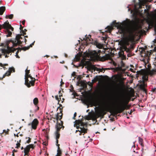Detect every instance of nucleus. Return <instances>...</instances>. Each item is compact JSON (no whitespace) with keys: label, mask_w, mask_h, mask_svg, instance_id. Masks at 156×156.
<instances>
[{"label":"nucleus","mask_w":156,"mask_h":156,"mask_svg":"<svg viewBox=\"0 0 156 156\" xmlns=\"http://www.w3.org/2000/svg\"><path fill=\"white\" fill-rule=\"evenodd\" d=\"M130 23V21L128 19L122 23H116L115 21H114L112 23L118 29V32L122 34L123 39L126 43L133 41L134 39L135 29L129 26Z\"/></svg>","instance_id":"obj_1"},{"label":"nucleus","mask_w":156,"mask_h":156,"mask_svg":"<svg viewBox=\"0 0 156 156\" xmlns=\"http://www.w3.org/2000/svg\"><path fill=\"white\" fill-rule=\"evenodd\" d=\"M101 52L100 50L98 52L96 51H90L88 53H87V57L84 60H82V62L84 65L89 66L90 64V61L93 60L99 56L98 54Z\"/></svg>","instance_id":"obj_2"},{"label":"nucleus","mask_w":156,"mask_h":156,"mask_svg":"<svg viewBox=\"0 0 156 156\" xmlns=\"http://www.w3.org/2000/svg\"><path fill=\"white\" fill-rule=\"evenodd\" d=\"M115 101L117 105L118 113H120L125 109L124 105L125 99L122 97L121 98H118Z\"/></svg>","instance_id":"obj_3"},{"label":"nucleus","mask_w":156,"mask_h":156,"mask_svg":"<svg viewBox=\"0 0 156 156\" xmlns=\"http://www.w3.org/2000/svg\"><path fill=\"white\" fill-rule=\"evenodd\" d=\"M77 126V128H79L80 129L76 130V132L79 131L80 133L79 135H80L81 133H85L87 132V129H86V124L83 122L81 120H78L76 122Z\"/></svg>","instance_id":"obj_4"},{"label":"nucleus","mask_w":156,"mask_h":156,"mask_svg":"<svg viewBox=\"0 0 156 156\" xmlns=\"http://www.w3.org/2000/svg\"><path fill=\"white\" fill-rule=\"evenodd\" d=\"M2 27L4 29H5L7 30L8 33V34L7 35V37H10L12 34V33L9 30H11L12 31L13 30V28L11 26V25L9 24L8 21L5 22L4 24L2 25H0V30L2 28Z\"/></svg>","instance_id":"obj_5"},{"label":"nucleus","mask_w":156,"mask_h":156,"mask_svg":"<svg viewBox=\"0 0 156 156\" xmlns=\"http://www.w3.org/2000/svg\"><path fill=\"white\" fill-rule=\"evenodd\" d=\"M29 70L26 69L25 70V84L28 87H30L31 86H33L34 84V81L33 80H29L28 77L31 79V76L29 75Z\"/></svg>","instance_id":"obj_6"},{"label":"nucleus","mask_w":156,"mask_h":156,"mask_svg":"<svg viewBox=\"0 0 156 156\" xmlns=\"http://www.w3.org/2000/svg\"><path fill=\"white\" fill-rule=\"evenodd\" d=\"M25 34L24 32L23 31V30H22L21 26L20 24V44H21V42H23V41L25 43L26 42L25 37L23 35H22V34Z\"/></svg>","instance_id":"obj_7"},{"label":"nucleus","mask_w":156,"mask_h":156,"mask_svg":"<svg viewBox=\"0 0 156 156\" xmlns=\"http://www.w3.org/2000/svg\"><path fill=\"white\" fill-rule=\"evenodd\" d=\"M34 148V145L33 144H29L24 148V155L27 154L28 152L29 151L30 148Z\"/></svg>","instance_id":"obj_8"},{"label":"nucleus","mask_w":156,"mask_h":156,"mask_svg":"<svg viewBox=\"0 0 156 156\" xmlns=\"http://www.w3.org/2000/svg\"><path fill=\"white\" fill-rule=\"evenodd\" d=\"M7 49H2V52L5 55L6 54H9L12 51V49L9 47H7Z\"/></svg>","instance_id":"obj_9"},{"label":"nucleus","mask_w":156,"mask_h":156,"mask_svg":"<svg viewBox=\"0 0 156 156\" xmlns=\"http://www.w3.org/2000/svg\"><path fill=\"white\" fill-rule=\"evenodd\" d=\"M146 86V84L144 81L141 82L139 84L140 88L145 93L146 92V90L145 87Z\"/></svg>","instance_id":"obj_10"},{"label":"nucleus","mask_w":156,"mask_h":156,"mask_svg":"<svg viewBox=\"0 0 156 156\" xmlns=\"http://www.w3.org/2000/svg\"><path fill=\"white\" fill-rule=\"evenodd\" d=\"M38 123V121L37 119H34L32 121L31 124L32 127L33 129H35Z\"/></svg>","instance_id":"obj_11"},{"label":"nucleus","mask_w":156,"mask_h":156,"mask_svg":"<svg viewBox=\"0 0 156 156\" xmlns=\"http://www.w3.org/2000/svg\"><path fill=\"white\" fill-rule=\"evenodd\" d=\"M60 123L57 122L55 125V128L56 130L57 131H59L61 128L62 126V121H60Z\"/></svg>","instance_id":"obj_12"},{"label":"nucleus","mask_w":156,"mask_h":156,"mask_svg":"<svg viewBox=\"0 0 156 156\" xmlns=\"http://www.w3.org/2000/svg\"><path fill=\"white\" fill-rule=\"evenodd\" d=\"M14 44L20 45V34H18L16 37L14 42H13Z\"/></svg>","instance_id":"obj_13"},{"label":"nucleus","mask_w":156,"mask_h":156,"mask_svg":"<svg viewBox=\"0 0 156 156\" xmlns=\"http://www.w3.org/2000/svg\"><path fill=\"white\" fill-rule=\"evenodd\" d=\"M148 73L151 75H154L156 73V68H154L151 70H149L148 71Z\"/></svg>","instance_id":"obj_14"},{"label":"nucleus","mask_w":156,"mask_h":156,"mask_svg":"<svg viewBox=\"0 0 156 156\" xmlns=\"http://www.w3.org/2000/svg\"><path fill=\"white\" fill-rule=\"evenodd\" d=\"M5 10V6H2L0 7V15L3 14Z\"/></svg>","instance_id":"obj_15"},{"label":"nucleus","mask_w":156,"mask_h":156,"mask_svg":"<svg viewBox=\"0 0 156 156\" xmlns=\"http://www.w3.org/2000/svg\"><path fill=\"white\" fill-rule=\"evenodd\" d=\"M141 54L142 56H144L145 57L146 56L147 58L150 54L149 52L146 53V51H145L142 52Z\"/></svg>","instance_id":"obj_16"},{"label":"nucleus","mask_w":156,"mask_h":156,"mask_svg":"<svg viewBox=\"0 0 156 156\" xmlns=\"http://www.w3.org/2000/svg\"><path fill=\"white\" fill-rule=\"evenodd\" d=\"M96 45L97 47L99 49L102 48L103 47V45L99 43L96 42Z\"/></svg>","instance_id":"obj_17"},{"label":"nucleus","mask_w":156,"mask_h":156,"mask_svg":"<svg viewBox=\"0 0 156 156\" xmlns=\"http://www.w3.org/2000/svg\"><path fill=\"white\" fill-rule=\"evenodd\" d=\"M61 151L59 150V147H58L57 150V153L56 156H61Z\"/></svg>","instance_id":"obj_18"},{"label":"nucleus","mask_w":156,"mask_h":156,"mask_svg":"<svg viewBox=\"0 0 156 156\" xmlns=\"http://www.w3.org/2000/svg\"><path fill=\"white\" fill-rule=\"evenodd\" d=\"M11 72H9V70L5 74L3 75V78H4L5 77V76H9L11 74Z\"/></svg>","instance_id":"obj_19"},{"label":"nucleus","mask_w":156,"mask_h":156,"mask_svg":"<svg viewBox=\"0 0 156 156\" xmlns=\"http://www.w3.org/2000/svg\"><path fill=\"white\" fill-rule=\"evenodd\" d=\"M13 15L12 14H11L8 16H6V18L7 19L9 18V19H11L13 18Z\"/></svg>","instance_id":"obj_20"},{"label":"nucleus","mask_w":156,"mask_h":156,"mask_svg":"<svg viewBox=\"0 0 156 156\" xmlns=\"http://www.w3.org/2000/svg\"><path fill=\"white\" fill-rule=\"evenodd\" d=\"M143 80H147L148 76L147 75H144L142 77Z\"/></svg>","instance_id":"obj_21"},{"label":"nucleus","mask_w":156,"mask_h":156,"mask_svg":"<svg viewBox=\"0 0 156 156\" xmlns=\"http://www.w3.org/2000/svg\"><path fill=\"white\" fill-rule=\"evenodd\" d=\"M33 102L34 105L37 104L38 102V100L37 98H35L33 100Z\"/></svg>","instance_id":"obj_22"},{"label":"nucleus","mask_w":156,"mask_h":156,"mask_svg":"<svg viewBox=\"0 0 156 156\" xmlns=\"http://www.w3.org/2000/svg\"><path fill=\"white\" fill-rule=\"evenodd\" d=\"M9 131V129H8L6 130L5 129L3 130V133H1V134H3L4 133H5V135L8 134Z\"/></svg>","instance_id":"obj_23"},{"label":"nucleus","mask_w":156,"mask_h":156,"mask_svg":"<svg viewBox=\"0 0 156 156\" xmlns=\"http://www.w3.org/2000/svg\"><path fill=\"white\" fill-rule=\"evenodd\" d=\"M58 131H56L55 132V135L56 136V141H57V143H58V140H57V139L59 138V134L57 132Z\"/></svg>","instance_id":"obj_24"},{"label":"nucleus","mask_w":156,"mask_h":156,"mask_svg":"<svg viewBox=\"0 0 156 156\" xmlns=\"http://www.w3.org/2000/svg\"><path fill=\"white\" fill-rule=\"evenodd\" d=\"M154 20L156 22V13L154 14ZM154 29H155V31L156 33V28H155ZM154 41H155V43H156V39H154Z\"/></svg>","instance_id":"obj_25"},{"label":"nucleus","mask_w":156,"mask_h":156,"mask_svg":"<svg viewBox=\"0 0 156 156\" xmlns=\"http://www.w3.org/2000/svg\"><path fill=\"white\" fill-rule=\"evenodd\" d=\"M9 72H11H11H12V71H13V72H14L15 71V69L13 67L9 68Z\"/></svg>","instance_id":"obj_26"},{"label":"nucleus","mask_w":156,"mask_h":156,"mask_svg":"<svg viewBox=\"0 0 156 156\" xmlns=\"http://www.w3.org/2000/svg\"><path fill=\"white\" fill-rule=\"evenodd\" d=\"M62 115V114L61 115H58V113L57 114V115H56V119L57 120H60V119L61 118V116Z\"/></svg>","instance_id":"obj_27"},{"label":"nucleus","mask_w":156,"mask_h":156,"mask_svg":"<svg viewBox=\"0 0 156 156\" xmlns=\"http://www.w3.org/2000/svg\"><path fill=\"white\" fill-rule=\"evenodd\" d=\"M26 139H28L26 141V143L28 144L29 143H30V142L31 138L29 137H26Z\"/></svg>","instance_id":"obj_28"},{"label":"nucleus","mask_w":156,"mask_h":156,"mask_svg":"<svg viewBox=\"0 0 156 156\" xmlns=\"http://www.w3.org/2000/svg\"><path fill=\"white\" fill-rule=\"evenodd\" d=\"M108 31V32H110L113 29L112 27L111 26H108L107 27Z\"/></svg>","instance_id":"obj_29"},{"label":"nucleus","mask_w":156,"mask_h":156,"mask_svg":"<svg viewBox=\"0 0 156 156\" xmlns=\"http://www.w3.org/2000/svg\"><path fill=\"white\" fill-rule=\"evenodd\" d=\"M139 143H140L141 145H142L143 143V139L140 137H139Z\"/></svg>","instance_id":"obj_30"},{"label":"nucleus","mask_w":156,"mask_h":156,"mask_svg":"<svg viewBox=\"0 0 156 156\" xmlns=\"http://www.w3.org/2000/svg\"><path fill=\"white\" fill-rule=\"evenodd\" d=\"M28 49V47H24L23 48H22V49L23 50H26L27 49Z\"/></svg>","instance_id":"obj_31"},{"label":"nucleus","mask_w":156,"mask_h":156,"mask_svg":"<svg viewBox=\"0 0 156 156\" xmlns=\"http://www.w3.org/2000/svg\"><path fill=\"white\" fill-rule=\"evenodd\" d=\"M16 147L18 148L19 147H20V143H18L17 142V143L16 144Z\"/></svg>","instance_id":"obj_32"},{"label":"nucleus","mask_w":156,"mask_h":156,"mask_svg":"<svg viewBox=\"0 0 156 156\" xmlns=\"http://www.w3.org/2000/svg\"><path fill=\"white\" fill-rule=\"evenodd\" d=\"M28 79L29 80H33L34 81V78L33 77H32L31 76V79H30V78H29V77H28Z\"/></svg>","instance_id":"obj_33"},{"label":"nucleus","mask_w":156,"mask_h":156,"mask_svg":"<svg viewBox=\"0 0 156 156\" xmlns=\"http://www.w3.org/2000/svg\"><path fill=\"white\" fill-rule=\"evenodd\" d=\"M76 112H75L74 114V116L73 117V118L74 119V118L76 116Z\"/></svg>","instance_id":"obj_34"},{"label":"nucleus","mask_w":156,"mask_h":156,"mask_svg":"<svg viewBox=\"0 0 156 156\" xmlns=\"http://www.w3.org/2000/svg\"><path fill=\"white\" fill-rule=\"evenodd\" d=\"M155 90H156V88L154 87V88H153L152 89L151 91H155Z\"/></svg>","instance_id":"obj_35"},{"label":"nucleus","mask_w":156,"mask_h":156,"mask_svg":"<svg viewBox=\"0 0 156 156\" xmlns=\"http://www.w3.org/2000/svg\"><path fill=\"white\" fill-rule=\"evenodd\" d=\"M55 98H56V99L57 100H58V96H55Z\"/></svg>","instance_id":"obj_36"},{"label":"nucleus","mask_w":156,"mask_h":156,"mask_svg":"<svg viewBox=\"0 0 156 156\" xmlns=\"http://www.w3.org/2000/svg\"><path fill=\"white\" fill-rule=\"evenodd\" d=\"M63 83H63V82H62V80H61V84H60V85L61 86V85H62V84H63Z\"/></svg>","instance_id":"obj_37"},{"label":"nucleus","mask_w":156,"mask_h":156,"mask_svg":"<svg viewBox=\"0 0 156 156\" xmlns=\"http://www.w3.org/2000/svg\"><path fill=\"white\" fill-rule=\"evenodd\" d=\"M25 21H23L22 22V24L23 25H24L25 23Z\"/></svg>","instance_id":"obj_38"},{"label":"nucleus","mask_w":156,"mask_h":156,"mask_svg":"<svg viewBox=\"0 0 156 156\" xmlns=\"http://www.w3.org/2000/svg\"><path fill=\"white\" fill-rule=\"evenodd\" d=\"M5 55V58H8L9 56H8L7 55Z\"/></svg>","instance_id":"obj_39"},{"label":"nucleus","mask_w":156,"mask_h":156,"mask_svg":"<svg viewBox=\"0 0 156 156\" xmlns=\"http://www.w3.org/2000/svg\"><path fill=\"white\" fill-rule=\"evenodd\" d=\"M34 42L32 44H30V46H32V45L34 44Z\"/></svg>","instance_id":"obj_40"},{"label":"nucleus","mask_w":156,"mask_h":156,"mask_svg":"<svg viewBox=\"0 0 156 156\" xmlns=\"http://www.w3.org/2000/svg\"><path fill=\"white\" fill-rule=\"evenodd\" d=\"M20 50V47H19L18 48V51H17V53L18 52V51H19V50Z\"/></svg>","instance_id":"obj_41"},{"label":"nucleus","mask_w":156,"mask_h":156,"mask_svg":"<svg viewBox=\"0 0 156 156\" xmlns=\"http://www.w3.org/2000/svg\"><path fill=\"white\" fill-rule=\"evenodd\" d=\"M3 66V65L2 63H0V66Z\"/></svg>","instance_id":"obj_42"},{"label":"nucleus","mask_w":156,"mask_h":156,"mask_svg":"<svg viewBox=\"0 0 156 156\" xmlns=\"http://www.w3.org/2000/svg\"><path fill=\"white\" fill-rule=\"evenodd\" d=\"M147 16H149V12H147Z\"/></svg>","instance_id":"obj_43"},{"label":"nucleus","mask_w":156,"mask_h":156,"mask_svg":"<svg viewBox=\"0 0 156 156\" xmlns=\"http://www.w3.org/2000/svg\"><path fill=\"white\" fill-rule=\"evenodd\" d=\"M7 65H8L7 64H4V65H3V66H6Z\"/></svg>","instance_id":"obj_44"},{"label":"nucleus","mask_w":156,"mask_h":156,"mask_svg":"<svg viewBox=\"0 0 156 156\" xmlns=\"http://www.w3.org/2000/svg\"><path fill=\"white\" fill-rule=\"evenodd\" d=\"M13 152H17V151H16V150H14L13 151Z\"/></svg>","instance_id":"obj_45"},{"label":"nucleus","mask_w":156,"mask_h":156,"mask_svg":"<svg viewBox=\"0 0 156 156\" xmlns=\"http://www.w3.org/2000/svg\"><path fill=\"white\" fill-rule=\"evenodd\" d=\"M62 96V94H60L59 95V97H61Z\"/></svg>","instance_id":"obj_46"},{"label":"nucleus","mask_w":156,"mask_h":156,"mask_svg":"<svg viewBox=\"0 0 156 156\" xmlns=\"http://www.w3.org/2000/svg\"><path fill=\"white\" fill-rule=\"evenodd\" d=\"M19 133H18V134L17 135V137H19V136H18V134Z\"/></svg>","instance_id":"obj_47"},{"label":"nucleus","mask_w":156,"mask_h":156,"mask_svg":"<svg viewBox=\"0 0 156 156\" xmlns=\"http://www.w3.org/2000/svg\"><path fill=\"white\" fill-rule=\"evenodd\" d=\"M21 149H23V147H21Z\"/></svg>","instance_id":"obj_48"},{"label":"nucleus","mask_w":156,"mask_h":156,"mask_svg":"<svg viewBox=\"0 0 156 156\" xmlns=\"http://www.w3.org/2000/svg\"><path fill=\"white\" fill-rule=\"evenodd\" d=\"M14 153L13 152V154H12V155H13L12 156H14Z\"/></svg>","instance_id":"obj_49"},{"label":"nucleus","mask_w":156,"mask_h":156,"mask_svg":"<svg viewBox=\"0 0 156 156\" xmlns=\"http://www.w3.org/2000/svg\"><path fill=\"white\" fill-rule=\"evenodd\" d=\"M144 10L145 12L146 11V9H144Z\"/></svg>","instance_id":"obj_50"},{"label":"nucleus","mask_w":156,"mask_h":156,"mask_svg":"<svg viewBox=\"0 0 156 156\" xmlns=\"http://www.w3.org/2000/svg\"><path fill=\"white\" fill-rule=\"evenodd\" d=\"M142 60H143L144 61V60H145V59L144 58H143V59Z\"/></svg>","instance_id":"obj_51"},{"label":"nucleus","mask_w":156,"mask_h":156,"mask_svg":"<svg viewBox=\"0 0 156 156\" xmlns=\"http://www.w3.org/2000/svg\"><path fill=\"white\" fill-rule=\"evenodd\" d=\"M61 92V90H60L59 91V93H60V92Z\"/></svg>","instance_id":"obj_52"},{"label":"nucleus","mask_w":156,"mask_h":156,"mask_svg":"<svg viewBox=\"0 0 156 156\" xmlns=\"http://www.w3.org/2000/svg\"><path fill=\"white\" fill-rule=\"evenodd\" d=\"M103 51V52H104V51H104V50H103V51Z\"/></svg>","instance_id":"obj_53"},{"label":"nucleus","mask_w":156,"mask_h":156,"mask_svg":"<svg viewBox=\"0 0 156 156\" xmlns=\"http://www.w3.org/2000/svg\"><path fill=\"white\" fill-rule=\"evenodd\" d=\"M22 120L23 121H24V119H22Z\"/></svg>","instance_id":"obj_54"},{"label":"nucleus","mask_w":156,"mask_h":156,"mask_svg":"<svg viewBox=\"0 0 156 156\" xmlns=\"http://www.w3.org/2000/svg\"><path fill=\"white\" fill-rule=\"evenodd\" d=\"M21 48H20V50H21Z\"/></svg>","instance_id":"obj_55"},{"label":"nucleus","mask_w":156,"mask_h":156,"mask_svg":"<svg viewBox=\"0 0 156 156\" xmlns=\"http://www.w3.org/2000/svg\"><path fill=\"white\" fill-rule=\"evenodd\" d=\"M132 11H131V13H132Z\"/></svg>","instance_id":"obj_56"}]
</instances>
